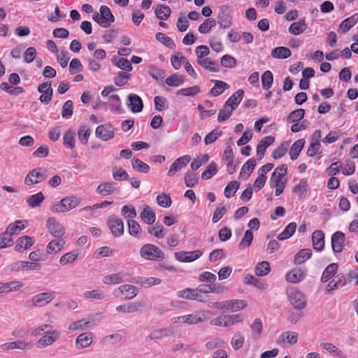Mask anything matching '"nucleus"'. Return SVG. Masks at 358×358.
<instances>
[{
    "label": "nucleus",
    "mask_w": 358,
    "mask_h": 358,
    "mask_svg": "<svg viewBox=\"0 0 358 358\" xmlns=\"http://www.w3.org/2000/svg\"><path fill=\"white\" fill-rule=\"evenodd\" d=\"M287 165L282 164L278 166L271 175L270 186L272 188H275V196H280L284 191L287 183Z\"/></svg>",
    "instance_id": "f257e3e1"
},
{
    "label": "nucleus",
    "mask_w": 358,
    "mask_h": 358,
    "mask_svg": "<svg viewBox=\"0 0 358 358\" xmlns=\"http://www.w3.org/2000/svg\"><path fill=\"white\" fill-rule=\"evenodd\" d=\"M80 203V199L76 196H66L50 206L52 212L55 213H66L76 208Z\"/></svg>",
    "instance_id": "f03ea898"
},
{
    "label": "nucleus",
    "mask_w": 358,
    "mask_h": 358,
    "mask_svg": "<svg viewBox=\"0 0 358 358\" xmlns=\"http://www.w3.org/2000/svg\"><path fill=\"white\" fill-rule=\"evenodd\" d=\"M140 256L145 260L161 262L164 260L165 255L157 246L147 243L140 249Z\"/></svg>",
    "instance_id": "7ed1b4c3"
},
{
    "label": "nucleus",
    "mask_w": 358,
    "mask_h": 358,
    "mask_svg": "<svg viewBox=\"0 0 358 358\" xmlns=\"http://www.w3.org/2000/svg\"><path fill=\"white\" fill-rule=\"evenodd\" d=\"M100 13L95 12L92 15V19L101 27L107 28L115 21V17L110 9L107 6L100 7Z\"/></svg>",
    "instance_id": "20e7f679"
},
{
    "label": "nucleus",
    "mask_w": 358,
    "mask_h": 358,
    "mask_svg": "<svg viewBox=\"0 0 358 358\" xmlns=\"http://www.w3.org/2000/svg\"><path fill=\"white\" fill-rule=\"evenodd\" d=\"M286 294L289 303L295 309L301 310L306 306L304 294L298 289L291 287L287 289Z\"/></svg>",
    "instance_id": "39448f33"
},
{
    "label": "nucleus",
    "mask_w": 358,
    "mask_h": 358,
    "mask_svg": "<svg viewBox=\"0 0 358 358\" xmlns=\"http://www.w3.org/2000/svg\"><path fill=\"white\" fill-rule=\"evenodd\" d=\"M48 178L47 170L44 168H36L30 171L26 176L24 182L30 186L45 180Z\"/></svg>",
    "instance_id": "423d86ee"
},
{
    "label": "nucleus",
    "mask_w": 358,
    "mask_h": 358,
    "mask_svg": "<svg viewBox=\"0 0 358 358\" xmlns=\"http://www.w3.org/2000/svg\"><path fill=\"white\" fill-rule=\"evenodd\" d=\"M100 314H96L94 316L91 315L87 319H81L71 323L68 327V329L70 331L84 330L87 327H91L96 325L97 322L100 321Z\"/></svg>",
    "instance_id": "0eeeda50"
},
{
    "label": "nucleus",
    "mask_w": 358,
    "mask_h": 358,
    "mask_svg": "<svg viewBox=\"0 0 358 358\" xmlns=\"http://www.w3.org/2000/svg\"><path fill=\"white\" fill-rule=\"evenodd\" d=\"M46 228L48 231L56 238H62L66 233V229L63 224L55 217H48L47 219Z\"/></svg>",
    "instance_id": "6e6552de"
},
{
    "label": "nucleus",
    "mask_w": 358,
    "mask_h": 358,
    "mask_svg": "<svg viewBox=\"0 0 358 358\" xmlns=\"http://www.w3.org/2000/svg\"><path fill=\"white\" fill-rule=\"evenodd\" d=\"M113 294L117 297L121 296L124 299L130 300L134 299L138 294V291L135 286L125 284L120 285L118 288L114 289Z\"/></svg>",
    "instance_id": "1a4fd4ad"
},
{
    "label": "nucleus",
    "mask_w": 358,
    "mask_h": 358,
    "mask_svg": "<svg viewBox=\"0 0 358 358\" xmlns=\"http://www.w3.org/2000/svg\"><path fill=\"white\" fill-rule=\"evenodd\" d=\"M55 298V292H42L34 295L31 300L34 307H43L48 305Z\"/></svg>",
    "instance_id": "9d476101"
},
{
    "label": "nucleus",
    "mask_w": 358,
    "mask_h": 358,
    "mask_svg": "<svg viewBox=\"0 0 358 358\" xmlns=\"http://www.w3.org/2000/svg\"><path fill=\"white\" fill-rule=\"evenodd\" d=\"M60 338V333L57 330L48 331L47 334L40 338L36 343L38 348H45L52 345Z\"/></svg>",
    "instance_id": "9b49d317"
},
{
    "label": "nucleus",
    "mask_w": 358,
    "mask_h": 358,
    "mask_svg": "<svg viewBox=\"0 0 358 358\" xmlns=\"http://www.w3.org/2000/svg\"><path fill=\"white\" fill-rule=\"evenodd\" d=\"M96 192L102 196H106L118 194L119 188L117 184L113 182H103L99 184L96 189Z\"/></svg>",
    "instance_id": "f8f14e48"
},
{
    "label": "nucleus",
    "mask_w": 358,
    "mask_h": 358,
    "mask_svg": "<svg viewBox=\"0 0 358 358\" xmlns=\"http://www.w3.org/2000/svg\"><path fill=\"white\" fill-rule=\"evenodd\" d=\"M107 224L113 236L118 238L124 234V224L120 218L110 217L108 218Z\"/></svg>",
    "instance_id": "ddd939ff"
},
{
    "label": "nucleus",
    "mask_w": 358,
    "mask_h": 358,
    "mask_svg": "<svg viewBox=\"0 0 358 358\" xmlns=\"http://www.w3.org/2000/svg\"><path fill=\"white\" fill-rule=\"evenodd\" d=\"M41 268V264L36 262H30L25 261H17L10 265V270L12 271H38Z\"/></svg>",
    "instance_id": "4468645a"
},
{
    "label": "nucleus",
    "mask_w": 358,
    "mask_h": 358,
    "mask_svg": "<svg viewBox=\"0 0 358 358\" xmlns=\"http://www.w3.org/2000/svg\"><path fill=\"white\" fill-rule=\"evenodd\" d=\"M299 334L296 331H287L281 333L276 340L279 345H293L298 342Z\"/></svg>",
    "instance_id": "2eb2a0df"
},
{
    "label": "nucleus",
    "mask_w": 358,
    "mask_h": 358,
    "mask_svg": "<svg viewBox=\"0 0 358 358\" xmlns=\"http://www.w3.org/2000/svg\"><path fill=\"white\" fill-rule=\"evenodd\" d=\"M95 135L102 141H106L114 137V131L111 124H106L96 127Z\"/></svg>",
    "instance_id": "dca6fc26"
},
{
    "label": "nucleus",
    "mask_w": 358,
    "mask_h": 358,
    "mask_svg": "<svg viewBox=\"0 0 358 358\" xmlns=\"http://www.w3.org/2000/svg\"><path fill=\"white\" fill-rule=\"evenodd\" d=\"M203 252L199 250L191 252H178L174 254L176 260L180 262H192L201 257Z\"/></svg>",
    "instance_id": "f3484780"
},
{
    "label": "nucleus",
    "mask_w": 358,
    "mask_h": 358,
    "mask_svg": "<svg viewBox=\"0 0 358 358\" xmlns=\"http://www.w3.org/2000/svg\"><path fill=\"white\" fill-rule=\"evenodd\" d=\"M38 91L41 93L39 100L44 104H48L52 99L53 90L51 87V83L45 82L38 85Z\"/></svg>",
    "instance_id": "a211bd4d"
},
{
    "label": "nucleus",
    "mask_w": 358,
    "mask_h": 358,
    "mask_svg": "<svg viewBox=\"0 0 358 358\" xmlns=\"http://www.w3.org/2000/svg\"><path fill=\"white\" fill-rule=\"evenodd\" d=\"M191 157L189 155H184L178 158L171 165L167 175L169 177L173 176L176 173L180 171L182 167L187 165V164L190 162Z\"/></svg>",
    "instance_id": "6ab92c4d"
},
{
    "label": "nucleus",
    "mask_w": 358,
    "mask_h": 358,
    "mask_svg": "<svg viewBox=\"0 0 358 358\" xmlns=\"http://www.w3.org/2000/svg\"><path fill=\"white\" fill-rule=\"evenodd\" d=\"M32 348V344L24 340H17L14 342L6 343L0 345L2 350H8L19 349L22 350H29Z\"/></svg>",
    "instance_id": "aec40b11"
},
{
    "label": "nucleus",
    "mask_w": 358,
    "mask_h": 358,
    "mask_svg": "<svg viewBox=\"0 0 358 358\" xmlns=\"http://www.w3.org/2000/svg\"><path fill=\"white\" fill-rule=\"evenodd\" d=\"M144 306L143 302H132L116 306L115 310L118 313L124 314L134 313L139 312Z\"/></svg>",
    "instance_id": "412c9836"
},
{
    "label": "nucleus",
    "mask_w": 358,
    "mask_h": 358,
    "mask_svg": "<svg viewBox=\"0 0 358 358\" xmlns=\"http://www.w3.org/2000/svg\"><path fill=\"white\" fill-rule=\"evenodd\" d=\"M207 312L205 310L196 311L192 314L185 315V324L192 325L202 323L206 319Z\"/></svg>",
    "instance_id": "4be33fe9"
},
{
    "label": "nucleus",
    "mask_w": 358,
    "mask_h": 358,
    "mask_svg": "<svg viewBox=\"0 0 358 358\" xmlns=\"http://www.w3.org/2000/svg\"><path fill=\"white\" fill-rule=\"evenodd\" d=\"M306 275V271L295 268L287 273L285 279L291 283H297L302 281Z\"/></svg>",
    "instance_id": "5701e85b"
},
{
    "label": "nucleus",
    "mask_w": 358,
    "mask_h": 358,
    "mask_svg": "<svg viewBox=\"0 0 358 358\" xmlns=\"http://www.w3.org/2000/svg\"><path fill=\"white\" fill-rule=\"evenodd\" d=\"M129 103L128 106L130 108L132 113L141 112L143 108V103L141 98L135 94H130L128 96Z\"/></svg>",
    "instance_id": "b1692460"
},
{
    "label": "nucleus",
    "mask_w": 358,
    "mask_h": 358,
    "mask_svg": "<svg viewBox=\"0 0 358 358\" xmlns=\"http://www.w3.org/2000/svg\"><path fill=\"white\" fill-rule=\"evenodd\" d=\"M345 234L342 231H336L331 236V247L334 252L343 250Z\"/></svg>",
    "instance_id": "393cba45"
},
{
    "label": "nucleus",
    "mask_w": 358,
    "mask_h": 358,
    "mask_svg": "<svg viewBox=\"0 0 358 358\" xmlns=\"http://www.w3.org/2000/svg\"><path fill=\"white\" fill-rule=\"evenodd\" d=\"M174 334V331L169 328H163L159 329L153 330L146 338V341H152L161 339L163 338L172 336Z\"/></svg>",
    "instance_id": "a878e982"
},
{
    "label": "nucleus",
    "mask_w": 358,
    "mask_h": 358,
    "mask_svg": "<svg viewBox=\"0 0 358 358\" xmlns=\"http://www.w3.org/2000/svg\"><path fill=\"white\" fill-rule=\"evenodd\" d=\"M27 224L28 222L25 220H17L15 222L10 223L5 231L6 234H8L9 236L17 234L27 226Z\"/></svg>",
    "instance_id": "bb28decb"
},
{
    "label": "nucleus",
    "mask_w": 358,
    "mask_h": 358,
    "mask_svg": "<svg viewBox=\"0 0 358 358\" xmlns=\"http://www.w3.org/2000/svg\"><path fill=\"white\" fill-rule=\"evenodd\" d=\"M275 141V138L272 136H268L263 138L257 144V154L259 158H262L265 154L266 148L271 145Z\"/></svg>",
    "instance_id": "cd10ccee"
},
{
    "label": "nucleus",
    "mask_w": 358,
    "mask_h": 358,
    "mask_svg": "<svg viewBox=\"0 0 358 358\" xmlns=\"http://www.w3.org/2000/svg\"><path fill=\"white\" fill-rule=\"evenodd\" d=\"M65 241L62 238H56L50 241L46 247V252L49 255H55L62 250Z\"/></svg>",
    "instance_id": "c85d7f7f"
},
{
    "label": "nucleus",
    "mask_w": 358,
    "mask_h": 358,
    "mask_svg": "<svg viewBox=\"0 0 358 358\" xmlns=\"http://www.w3.org/2000/svg\"><path fill=\"white\" fill-rule=\"evenodd\" d=\"M177 296L179 298H182L189 300H201V294H199L197 289L187 288L180 290L177 292Z\"/></svg>",
    "instance_id": "c756f323"
},
{
    "label": "nucleus",
    "mask_w": 358,
    "mask_h": 358,
    "mask_svg": "<svg viewBox=\"0 0 358 358\" xmlns=\"http://www.w3.org/2000/svg\"><path fill=\"white\" fill-rule=\"evenodd\" d=\"M312 242L315 250L321 251L324 246V234L322 231L315 230L312 234Z\"/></svg>",
    "instance_id": "7c9ffc66"
},
{
    "label": "nucleus",
    "mask_w": 358,
    "mask_h": 358,
    "mask_svg": "<svg viewBox=\"0 0 358 358\" xmlns=\"http://www.w3.org/2000/svg\"><path fill=\"white\" fill-rule=\"evenodd\" d=\"M358 22V13L343 20L338 27V31L345 33Z\"/></svg>",
    "instance_id": "2f4dec72"
},
{
    "label": "nucleus",
    "mask_w": 358,
    "mask_h": 358,
    "mask_svg": "<svg viewBox=\"0 0 358 358\" xmlns=\"http://www.w3.org/2000/svg\"><path fill=\"white\" fill-rule=\"evenodd\" d=\"M244 91L238 90L233 95H231L225 102L227 107H230L232 110H235L243 99Z\"/></svg>",
    "instance_id": "473e14b6"
},
{
    "label": "nucleus",
    "mask_w": 358,
    "mask_h": 358,
    "mask_svg": "<svg viewBox=\"0 0 358 358\" xmlns=\"http://www.w3.org/2000/svg\"><path fill=\"white\" fill-rule=\"evenodd\" d=\"M34 243V240L28 236L20 237L16 242L15 249L17 252L28 249Z\"/></svg>",
    "instance_id": "72a5a7b5"
},
{
    "label": "nucleus",
    "mask_w": 358,
    "mask_h": 358,
    "mask_svg": "<svg viewBox=\"0 0 358 358\" xmlns=\"http://www.w3.org/2000/svg\"><path fill=\"white\" fill-rule=\"evenodd\" d=\"M256 162L254 159H250L243 166L239 174V178L247 180L255 169Z\"/></svg>",
    "instance_id": "f704fd0d"
},
{
    "label": "nucleus",
    "mask_w": 358,
    "mask_h": 358,
    "mask_svg": "<svg viewBox=\"0 0 358 358\" xmlns=\"http://www.w3.org/2000/svg\"><path fill=\"white\" fill-rule=\"evenodd\" d=\"M92 335L88 332L80 334L76 340V345L80 349L87 348L92 344Z\"/></svg>",
    "instance_id": "c9c22d12"
},
{
    "label": "nucleus",
    "mask_w": 358,
    "mask_h": 358,
    "mask_svg": "<svg viewBox=\"0 0 358 358\" xmlns=\"http://www.w3.org/2000/svg\"><path fill=\"white\" fill-rule=\"evenodd\" d=\"M307 28L305 18L300 19L298 22L291 24L289 27V32L293 35L302 34Z\"/></svg>",
    "instance_id": "e433bc0d"
},
{
    "label": "nucleus",
    "mask_w": 358,
    "mask_h": 358,
    "mask_svg": "<svg viewBox=\"0 0 358 358\" xmlns=\"http://www.w3.org/2000/svg\"><path fill=\"white\" fill-rule=\"evenodd\" d=\"M140 216L141 218L145 222V223L149 225H152L156 220L155 213L148 206H145L143 208V210L141 213Z\"/></svg>",
    "instance_id": "4c0bfd02"
},
{
    "label": "nucleus",
    "mask_w": 358,
    "mask_h": 358,
    "mask_svg": "<svg viewBox=\"0 0 358 358\" xmlns=\"http://www.w3.org/2000/svg\"><path fill=\"white\" fill-rule=\"evenodd\" d=\"M155 13L158 19L165 20L170 16L171 10L169 6L157 4L155 7Z\"/></svg>",
    "instance_id": "58836bf2"
},
{
    "label": "nucleus",
    "mask_w": 358,
    "mask_h": 358,
    "mask_svg": "<svg viewBox=\"0 0 358 358\" xmlns=\"http://www.w3.org/2000/svg\"><path fill=\"white\" fill-rule=\"evenodd\" d=\"M243 321L241 314L223 315L224 327H229Z\"/></svg>",
    "instance_id": "ea45409f"
},
{
    "label": "nucleus",
    "mask_w": 358,
    "mask_h": 358,
    "mask_svg": "<svg viewBox=\"0 0 358 358\" xmlns=\"http://www.w3.org/2000/svg\"><path fill=\"white\" fill-rule=\"evenodd\" d=\"M308 188V180L307 178H302L299 180V183L294 186L293 192L295 193L299 198L305 196Z\"/></svg>",
    "instance_id": "a19ab883"
},
{
    "label": "nucleus",
    "mask_w": 358,
    "mask_h": 358,
    "mask_svg": "<svg viewBox=\"0 0 358 358\" xmlns=\"http://www.w3.org/2000/svg\"><path fill=\"white\" fill-rule=\"evenodd\" d=\"M320 346L330 354L338 358H347L346 355L331 343H321Z\"/></svg>",
    "instance_id": "79ce46f5"
},
{
    "label": "nucleus",
    "mask_w": 358,
    "mask_h": 358,
    "mask_svg": "<svg viewBox=\"0 0 358 358\" xmlns=\"http://www.w3.org/2000/svg\"><path fill=\"white\" fill-rule=\"evenodd\" d=\"M44 199L45 196L43 194L40 192L37 194L27 196L26 198V202L29 207L34 208L39 206Z\"/></svg>",
    "instance_id": "37998d69"
},
{
    "label": "nucleus",
    "mask_w": 358,
    "mask_h": 358,
    "mask_svg": "<svg viewBox=\"0 0 358 358\" xmlns=\"http://www.w3.org/2000/svg\"><path fill=\"white\" fill-rule=\"evenodd\" d=\"M338 265L336 263L329 264L324 270L320 280L322 282H327L330 280L337 272Z\"/></svg>",
    "instance_id": "c03bdc74"
},
{
    "label": "nucleus",
    "mask_w": 358,
    "mask_h": 358,
    "mask_svg": "<svg viewBox=\"0 0 358 358\" xmlns=\"http://www.w3.org/2000/svg\"><path fill=\"white\" fill-rule=\"evenodd\" d=\"M305 143H306L305 140L301 138V139H299L296 141H295L294 143V144L292 145L290 150H289V155H290V158L292 160H295L296 159H297V157L299 155V153L301 152L303 148L304 147Z\"/></svg>",
    "instance_id": "a18cd8bd"
},
{
    "label": "nucleus",
    "mask_w": 358,
    "mask_h": 358,
    "mask_svg": "<svg viewBox=\"0 0 358 358\" xmlns=\"http://www.w3.org/2000/svg\"><path fill=\"white\" fill-rule=\"evenodd\" d=\"M202 68L210 72H218L220 66L217 62L211 60L209 58H205L197 62Z\"/></svg>",
    "instance_id": "49530a36"
},
{
    "label": "nucleus",
    "mask_w": 358,
    "mask_h": 358,
    "mask_svg": "<svg viewBox=\"0 0 358 358\" xmlns=\"http://www.w3.org/2000/svg\"><path fill=\"white\" fill-rule=\"evenodd\" d=\"M103 282L106 285L120 284L124 282L122 273H115L106 275L103 278Z\"/></svg>",
    "instance_id": "de8ad7c7"
},
{
    "label": "nucleus",
    "mask_w": 358,
    "mask_h": 358,
    "mask_svg": "<svg viewBox=\"0 0 358 358\" xmlns=\"http://www.w3.org/2000/svg\"><path fill=\"white\" fill-rule=\"evenodd\" d=\"M341 284L344 286L346 285V282L343 275H338L334 279L328 283L326 287V293L329 294L331 292L338 289Z\"/></svg>",
    "instance_id": "09e8293b"
},
{
    "label": "nucleus",
    "mask_w": 358,
    "mask_h": 358,
    "mask_svg": "<svg viewBox=\"0 0 358 358\" xmlns=\"http://www.w3.org/2000/svg\"><path fill=\"white\" fill-rule=\"evenodd\" d=\"M215 83L214 87L210 90L209 94L213 96H217L222 94L224 91L229 88V86L227 83L221 80H212Z\"/></svg>",
    "instance_id": "8fccbe9b"
},
{
    "label": "nucleus",
    "mask_w": 358,
    "mask_h": 358,
    "mask_svg": "<svg viewBox=\"0 0 358 358\" xmlns=\"http://www.w3.org/2000/svg\"><path fill=\"white\" fill-rule=\"evenodd\" d=\"M312 251L310 249L306 248L299 250L294 257V264H301L310 258Z\"/></svg>",
    "instance_id": "3c124183"
},
{
    "label": "nucleus",
    "mask_w": 358,
    "mask_h": 358,
    "mask_svg": "<svg viewBox=\"0 0 358 358\" xmlns=\"http://www.w3.org/2000/svg\"><path fill=\"white\" fill-rule=\"evenodd\" d=\"M292 55L291 50L286 47H278L271 52V56L277 59H287Z\"/></svg>",
    "instance_id": "603ef678"
},
{
    "label": "nucleus",
    "mask_w": 358,
    "mask_h": 358,
    "mask_svg": "<svg viewBox=\"0 0 358 358\" xmlns=\"http://www.w3.org/2000/svg\"><path fill=\"white\" fill-rule=\"evenodd\" d=\"M201 92L200 87L194 85L186 88H182L177 91V95H181L183 96H194Z\"/></svg>",
    "instance_id": "864d4df0"
},
{
    "label": "nucleus",
    "mask_w": 358,
    "mask_h": 358,
    "mask_svg": "<svg viewBox=\"0 0 358 358\" xmlns=\"http://www.w3.org/2000/svg\"><path fill=\"white\" fill-rule=\"evenodd\" d=\"M255 274L257 276H265L271 271L270 264L267 261H263L257 264L255 268Z\"/></svg>",
    "instance_id": "5fc2aeb1"
},
{
    "label": "nucleus",
    "mask_w": 358,
    "mask_h": 358,
    "mask_svg": "<svg viewBox=\"0 0 358 358\" xmlns=\"http://www.w3.org/2000/svg\"><path fill=\"white\" fill-rule=\"evenodd\" d=\"M296 224L295 222L289 223L284 231L278 236L279 241H284L290 238L296 231Z\"/></svg>",
    "instance_id": "6e6d98bb"
},
{
    "label": "nucleus",
    "mask_w": 358,
    "mask_h": 358,
    "mask_svg": "<svg viewBox=\"0 0 358 358\" xmlns=\"http://www.w3.org/2000/svg\"><path fill=\"white\" fill-rule=\"evenodd\" d=\"M131 162L132 168L140 173H146L149 172L150 169V166L148 164L144 163L138 158H133Z\"/></svg>",
    "instance_id": "4d7b16f0"
},
{
    "label": "nucleus",
    "mask_w": 358,
    "mask_h": 358,
    "mask_svg": "<svg viewBox=\"0 0 358 358\" xmlns=\"http://www.w3.org/2000/svg\"><path fill=\"white\" fill-rule=\"evenodd\" d=\"M244 282L246 285H252L260 289H266V284L264 282H262L260 280L256 278L254 275L250 274H247L245 275Z\"/></svg>",
    "instance_id": "13d9d810"
},
{
    "label": "nucleus",
    "mask_w": 358,
    "mask_h": 358,
    "mask_svg": "<svg viewBox=\"0 0 358 358\" xmlns=\"http://www.w3.org/2000/svg\"><path fill=\"white\" fill-rule=\"evenodd\" d=\"M24 286V284L20 281H10L8 282L3 283L2 282V289L3 293L17 291L22 288Z\"/></svg>",
    "instance_id": "bf43d9fd"
},
{
    "label": "nucleus",
    "mask_w": 358,
    "mask_h": 358,
    "mask_svg": "<svg viewBox=\"0 0 358 358\" xmlns=\"http://www.w3.org/2000/svg\"><path fill=\"white\" fill-rule=\"evenodd\" d=\"M245 338L241 331L235 333L231 338V344L232 348L237 350L241 348L244 344Z\"/></svg>",
    "instance_id": "052dcab7"
},
{
    "label": "nucleus",
    "mask_w": 358,
    "mask_h": 358,
    "mask_svg": "<svg viewBox=\"0 0 358 358\" xmlns=\"http://www.w3.org/2000/svg\"><path fill=\"white\" fill-rule=\"evenodd\" d=\"M305 115V110L302 108L296 109L292 111L287 117V122L294 123L302 120Z\"/></svg>",
    "instance_id": "680f3d73"
},
{
    "label": "nucleus",
    "mask_w": 358,
    "mask_h": 358,
    "mask_svg": "<svg viewBox=\"0 0 358 358\" xmlns=\"http://www.w3.org/2000/svg\"><path fill=\"white\" fill-rule=\"evenodd\" d=\"M273 82V76L271 71L268 70L264 71L262 75V87L266 90H269L272 86Z\"/></svg>",
    "instance_id": "e2e57ef3"
},
{
    "label": "nucleus",
    "mask_w": 358,
    "mask_h": 358,
    "mask_svg": "<svg viewBox=\"0 0 358 358\" xmlns=\"http://www.w3.org/2000/svg\"><path fill=\"white\" fill-rule=\"evenodd\" d=\"M127 224L129 234L134 237H139L141 234V229L139 224L134 220H128Z\"/></svg>",
    "instance_id": "0e129e2a"
},
{
    "label": "nucleus",
    "mask_w": 358,
    "mask_h": 358,
    "mask_svg": "<svg viewBox=\"0 0 358 358\" xmlns=\"http://www.w3.org/2000/svg\"><path fill=\"white\" fill-rule=\"evenodd\" d=\"M217 173V166L215 162H211L207 169L202 173L201 178L208 180Z\"/></svg>",
    "instance_id": "69168bd1"
},
{
    "label": "nucleus",
    "mask_w": 358,
    "mask_h": 358,
    "mask_svg": "<svg viewBox=\"0 0 358 358\" xmlns=\"http://www.w3.org/2000/svg\"><path fill=\"white\" fill-rule=\"evenodd\" d=\"M110 108L113 112H120L121 108V100L118 95L113 94L108 96Z\"/></svg>",
    "instance_id": "338daca9"
},
{
    "label": "nucleus",
    "mask_w": 358,
    "mask_h": 358,
    "mask_svg": "<svg viewBox=\"0 0 358 358\" xmlns=\"http://www.w3.org/2000/svg\"><path fill=\"white\" fill-rule=\"evenodd\" d=\"M216 25V21L213 18H208L199 26L198 31L201 34L208 33L213 27Z\"/></svg>",
    "instance_id": "774afa93"
}]
</instances>
